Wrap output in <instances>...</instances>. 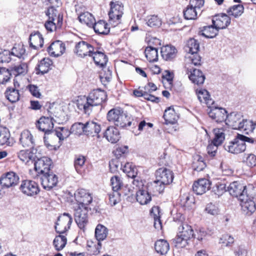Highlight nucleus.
<instances>
[{
  "instance_id": "nucleus-51",
  "label": "nucleus",
  "mask_w": 256,
  "mask_h": 256,
  "mask_svg": "<svg viewBox=\"0 0 256 256\" xmlns=\"http://www.w3.org/2000/svg\"><path fill=\"white\" fill-rule=\"evenodd\" d=\"M244 8L242 4L234 5L230 7L227 12L229 16H232L236 18L240 16L244 12Z\"/></svg>"
},
{
  "instance_id": "nucleus-5",
  "label": "nucleus",
  "mask_w": 256,
  "mask_h": 256,
  "mask_svg": "<svg viewBox=\"0 0 256 256\" xmlns=\"http://www.w3.org/2000/svg\"><path fill=\"white\" fill-rule=\"evenodd\" d=\"M74 196L76 202L74 206L91 208L90 205L93 198L92 194L88 190L84 188L78 189L75 192Z\"/></svg>"
},
{
  "instance_id": "nucleus-29",
  "label": "nucleus",
  "mask_w": 256,
  "mask_h": 256,
  "mask_svg": "<svg viewBox=\"0 0 256 256\" xmlns=\"http://www.w3.org/2000/svg\"><path fill=\"white\" fill-rule=\"evenodd\" d=\"M52 62L50 58H42L39 62L36 68L38 71L36 73L42 74L47 73L52 68Z\"/></svg>"
},
{
  "instance_id": "nucleus-32",
  "label": "nucleus",
  "mask_w": 256,
  "mask_h": 256,
  "mask_svg": "<svg viewBox=\"0 0 256 256\" xmlns=\"http://www.w3.org/2000/svg\"><path fill=\"white\" fill-rule=\"evenodd\" d=\"M20 142L24 147H32L34 144L33 136L28 130H24L22 132Z\"/></svg>"
},
{
  "instance_id": "nucleus-39",
  "label": "nucleus",
  "mask_w": 256,
  "mask_h": 256,
  "mask_svg": "<svg viewBox=\"0 0 256 256\" xmlns=\"http://www.w3.org/2000/svg\"><path fill=\"white\" fill-rule=\"evenodd\" d=\"M92 28H93L94 32L98 34H107L110 32V28L108 27V24L102 20H100L97 22H94Z\"/></svg>"
},
{
  "instance_id": "nucleus-4",
  "label": "nucleus",
  "mask_w": 256,
  "mask_h": 256,
  "mask_svg": "<svg viewBox=\"0 0 256 256\" xmlns=\"http://www.w3.org/2000/svg\"><path fill=\"white\" fill-rule=\"evenodd\" d=\"M194 236V230L192 226L186 222H180L178 229L176 238L172 240V244L177 248L186 247L188 240Z\"/></svg>"
},
{
  "instance_id": "nucleus-40",
  "label": "nucleus",
  "mask_w": 256,
  "mask_h": 256,
  "mask_svg": "<svg viewBox=\"0 0 256 256\" xmlns=\"http://www.w3.org/2000/svg\"><path fill=\"white\" fill-rule=\"evenodd\" d=\"M184 16L185 19L188 20H196L198 15L201 14V12H200L194 8L188 5L183 11Z\"/></svg>"
},
{
  "instance_id": "nucleus-58",
  "label": "nucleus",
  "mask_w": 256,
  "mask_h": 256,
  "mask_svg": "<svg viewBox=\"0 0 256 256\" xmlns=\"http://www.w3.org/2000/svg\"><path fill=\"white\" fill-rule=\"evenodd\" d=\"M84 124L81 122L75 123L72 125L70 130L71 132L76 134H80L84 132Z\"/></svg>"
},
{
  "instance_id": "nucleus-59",
  "label": "nucleus",
  "mask_w": 256,
  "mask_h": 256,
  "mask_svg": "<svg viewBox=\"0 0 256 256\" xmlns=\"http://www.w3.org/2000/svg\"><path fill=\"white\" fill-rule=\"evenodd\" d=\"M110 202L112 206L118 204L120 199V194L118 191L113 190L108 194Z\"/></svg>"
},
{
  "instance_id": "nucleus-20",
  "label": "nucleus",
  "mask_w": 256,
  "mask_h": 256,
  "mask_svg": "<svg viewBox=\"0 0 256 256\" xmlns=\"http://www.w3.org/2000/svg\"><path fill=\"white\" fill-rule=\"evenodd\" d=\"M244 120L242 114L232 112L228 114L226 120V124L234 130H238Z\"/></svg>"
},
{
  "instance_id": "nucleus-9",
  "label": "nucleus",
  "mask_w": 256,
  "mask_h": 256,
  "mask_svg": "<svg viewBox=\"0 0 256 256\" xmlns=\"http://www.w3.org/2000/svg\"><path fill=\"white\" fill-rule=\"evenodd\" d=\"M224 148L230 153L238 154L245 151L246 144L244 140L240 139L238 134L237 137L232 140L226 143L224 145Z\"/></svg>"
},
{
  "instance_id": "nucleus-43",
  "label": "nucleus",
  "mask_w": 256,
  "mask_h": 256,
  "mask_svg": "<svg viewBox=\"0 0 256 256\" xmlns=\"http://www.w3.org/2000/svg\"><path fill=\"white\" fill-rule=\"evenodd\" d=\"M254 122L250 120L244 118L242 124L238 130L243 132L245 134H249L255 129Z\"/></svg>"
},
{
  "instance_id": "nucleus-17",
  "label": "nucleus",
  "mask_w": 256,
  "mask_h": 256,
  "mask_svg": "<svg viewBox=\"0 0 256 256\" xmlns=\"http://www.w3.org/2000/svg\"><path fill=\"white\" fill-rule=\"evenodd\" d=\"M186 74L191 82L197 85L204 84L205 80V76L202 72L198 69L193 68H187Z\"/></svg>"
},
{
  "instance_id": "nucleus-24",
  "label": "nucleus",
  "mask_w": 256,
  "mask_h": 256,
  "mask_svg": "<svg viewBox=\"0 0 256 256\" xmlns=\"http://www.w3.org/2000/svg\"><path fill=\"white\" fill-rule=\"evenodd\" d=\"M18 156L23 162L28 165L32 164L36 158V156L32 151L22 150L18 153Z\"/></svg>"
},
{
  "instance_id": "nucleus-10",
  "label": "nucleus",
  "mask_w": 256,
  "mask_h": 256,
  "mask_svg": "<svg viewBox=\"0 0 256 256\" xmlns=\"http://www.w3.org/2000/svg\"><path fill=\"white\" fill-rule=\"evenodd\" d=\"M94 50V48L90 43L81 40L76 42L74 48V54L81 58H84L86 56H91Z\"/></svg>"
},
{
  "instance_id": "nucleus-56",
  "label": "nucleus",
  "mask_w": 256,
  "mask_h": 256,
  "mask_svg": "<svg viewBox=\"0 0 256 256\" xmlns=\"http://www.w3.org/2000/svg\"><path fill=\"white\" fill-rule=\"evenodd\" d=\"M110 184L112 190L116 191H118L123 185L121 178L117 176H114L111 178Z\"/></svg>"
},
{
  "instance_id": "nucleus-57",
  "label": "nucleus",
  "mask_w": 256,
  "mask_h": 256,
  "mask_svg": "<svg viewBox=\"0 0 256 256\" xmlns=\"http://www.w3.org/2000/svg\"><path fill=\"white\" fill-rule=\"evenodd\" d=\"M11 56L20 58L25 53L23 46L18 45L14 46L10 52Z\"/></svg>"
},
{
  "instance_id": "nucleus-55",
  "label": "nucleus",
  "mask_w": 256,
  "mask_h": 256,
  "mask_svg": "<svg viewBox=\"0 0 256 256\" xmlns=\"http://www.w3.org/2000/svg\"><path fill=\"white\" fill-rule=\"evenodd\" d=\"M146 21L147 25L150 27H159L162 24L161 20L155 15L148 16Z\"/></svg>"
},
{
  "instance_id": "nucleus-62",
  "label": "nucleus",
  "mask_w": 256,
  "mask_h": 256,
  "mask_svg": "<svg viewBox=\"0 0 256 256\" xmlns=\"http://www.w3.org/2000/svg\"><path fill=\"white\" fill-rule=\"evenodd\" d=\"M212 190L216 195L220 196L226 192V184L218 182L213 187Z\"/></svg>"
},
{
  "instance_id": "nucleus-26",
  "label": "nucleus",
  "mask_w": 256,
  "mask_h": 256,
  "mask_svg": "<svg viewBox=\"0 0 256 256\" xmlns=\"http://www.w3.org/2000/svg\"><path fill=\"white\" fill-rule=\"evenodd\" d=\"M101 128L99 124L93 121H89L84 124V133L88 136H94L100 131Z\"/></svg>"
},
{
  "instance_id": "nucleus-61",
  "label": "nucleus",
  "mask_w": 256,
  "mask_h": 256,
  "mask_svg": "<svg viewBox=\"0 0 256 256\" xmlns=\"http://www.w3.org/2000/svg\"><path fill=\"white\" fill-rule=\"evenodd\" d=\"M182 204L185 206H189L194 202V196L188 194H184L181 199Z\"/></svg>"
},
{
  "instance_id": "nucleus-6",
  "label": "nucleus",
  "mask_w": 256,
  "mask_h": 256,
  "mask_svg": "<svg viewBox=\"0 0 256 256\" xmlns=\"http://www.w3.org/2000/svg\"><path fill=\"white\" fill-rule=\"evenodd\" d=\"M92 208L74 206V220L78 228L81 230H84L88 224V212Z\"/></svg>"
},
{
  "instance_id": "nucleus-63",
  "label": "nucleus",
  "mask_w": 256,
  "mask_h": 256,
  "mask_svg": "<svg viewBox=\"0 0 256 256\" xmlns=\"http://www.w3.org/2000/svg\"><path fill=\"white\" fill-rule=\"evenodd\" d=\"M204 3V0H190L188 4L190 5V6L193 7L198 10L200 12H202L200 9L203 7Z\"/></svg>"
},
{
  "instance_id": "nucleus-22",
  "label": "nucleus",
  "mask_w": 256,
  "mask_h": 256,
  "mask_svg": "<svg viewBox=\"0 0 256 256\" xmlns=\"http://www.w3.org/2000/svg\"><path fill=\"white\" fill-rule=\"evenodd\" d=\"M212 23L218 30L226 28L230 23V18L226 14L216 16L212 20Z\"/></svg>"
},
{
  "instance_id": "nucleus-54",
  "label": "nucleus",
  "mask_w": 256,
  "mask_h": 256,
  "mask_svg": "<svg viewBox=\"0 0 256 256\" xmlns=\"http://www.w3.org/2000/svg\"><path fill=\"white\" fill-rule=\"evenodd\" d=\"M86 158L82 155L76 156L74 160V166L78 173H80L85 162Z\"/></svg>"
},
{
  "instance_id": "nucleus-46",
  "label": "nucleus",
  "mask_w": 256,
  "mask_h": 256,
  "mask_svg": "<svg viewBox=\"0 0 256 256\" xmlns=\"http://www.w3.org/2000/svg\"><path fill=\"white\" fill-rule=\"evenodd\" d=\"M214 138L212 142L216 144L221 145L225 139V134L222 128H214L213 130Z\"/></svg>"
},
{
  "instance_id": "nucleus-50",
  "label": "nucleus",
  "mask_w": 256,
  "mask_h": 256,
  "mask_svg": "<svg viewBox=\"0 0 256 256\" xmlns=\"http://www.w3.org/2000/svg\"><path fill=\"white\" fill-rule=\"evenodd\" d=\"M122 112V110L120 108H114L110 110L107 114L108 120L115 124L116 120Z\"/></svg>"
},
{
  "instance_id": "nucleus-35",
  "label": "nucleus",
  "mask_w": 256,
  "mask_h": 256,
  "mask_svg": "<svg viewBox=\"0 0 256 256\" xmlns=\"http://www.w3.org/2000/svg\"><path fill=\"white\" fill-rule=\"evenodd\" d=\"M154 248L157 253L161 255H164L168 251L170 246L166 240L160 239L155 242Z\"/></svg>"
},
{
  "instance_id": "nucleus-37",
  "label": "nucleus",
  "mask_w": 256,
  "mask_h": 256,
  "mask_svg": "<svg viewBox=\"0 0 256 256\" xmlns=\"http://www.w3.org/2000/svg\"><path fill=\"white\" fill-rule=\"evenodd\" d=\"M95 64L100 67L104 66L108 60V58L104 53L98 51H94L92 56H91Z\"/></svg>"
},
{
  "instance_id": "nucleus-64",
  "label": "nucleus",
  "mask_w": 256,
  "mask_h": 256,
  "mask_svg": "<svg viewBox=\"0 0 256 256\" xmlns=\"http://www.w3.org/2000/svg\"><path fill=\"white\" fill-rule=\"evenodd\" d=\"M128 152V146H118L114 151V153L116 157L118 158L120 157L122 154H127Z\"/></svg>"
},
{
  "instance_id": "nucleus-16",
  "label": "nucleus",
  "mask_w": 256,
  "mask_h": 256,
  "mask_svg": "<svg viewBox=\"0 0 256 256\" xmlns=\"http://www.w3.org/2000/svg\"><path fill=\"white\" fill-rule=\"evenodd\" d=\"M19 177L14 172H8L2 175L0 179V184L3 188H8L16 185Z\"/></svg>"
},
{
  "instance_id": "nucleus-18",
  "label": "nucleus",
  "mask_w": 256,
  "mask_h": 256,
  "mask_svg": "<svg viewBox=\"0 0 256 256\" xmlns=\"http://www.w3.org/2000/svg\"><path fill=\"white\" fill-rule=\"evenodd\" d=\"M64 44L60 40L52 42L47 48L48 54L54 57H58L62 56L65 52Z\"/></svg>"
},
{
  "instance_id": "nucleus-19",
  "label": "nucleus",
  "mask_w": 256,
  "mask_h": 256,
  "mask_svg": "<svg viewBox=\"0 0 256 256\" xmlns=\"http://www.w3.org/2000/svg\"><path fill=\"white\" fill-rule=\"evenodd\" d=\"M208 112L210 118L215 120L217 122H221L224 121L226 122L227 116V112L226 110L222 108H212Z\"/></svg>"
},
{
  "instance_id": "nucleus-34",
  "label": "nucleus",
  "mask_w": 256,
  "mask_h": 256,
  "mask_svg": "<svg viewBox=\"0 0 256 256\" xmlns=\"http://www.w3.org/2000/svg\"><path fill=\"white\" fill-rule=\"evenodd\" d=\"M48 20L57 22L58 26H61L62 22V17L54 7L48 8L46 12Z\"/></svg>"
},
{
  "instance_id": "nucleus-23",
  "label": "nucleus",
  "mask_w": 256,
  "mask_h": 256,
  "mask_svg": "<svg viewBox=\"0 0 256 256\" xmlns=\"http://www.w3.org/2000/svg\"><path fill=\"white\" fill-rule=\"evenodd\" d=\"M30 48L34 50H38L44 45V38L42 34L38 31L34 32L29 36Z\"/></svg>"
},
{
  "instance_id": "nucleus-38",
  "label": "nucleus",
  "mask_w": 256,
  "mask_h": 256,
  "mask_svg": "<svg viewBox=\"0 0 256 256\" xmlns=\"http://www.w3.org/2000/svg\"><path fill=\"white\" fill-rule=\"evenodd\" d=\"M198 98L201 102L205 103L208 108L214 104V101L210 98L209 92L206 90H200L198 93Z\"/></svg>"
},
{
  "instance_id": "nucleus-15",
  "label": "nucleus",
  "mask_w": 256,
  "mask_h": 256,
  "mask_svg": "<svg viewBox=\"0 0 256 256\" xmlns=\"http://www.w3.org/2000/svg\"><path fill=\"white\" fill-rule=\"evenodd\" d=\"M33 164L36 171L42 175L50 172L52 160L50 158L44 156L36 160Z\"/></svg>"
},
{
  "instance_id": "nucleus-44",
  "label": "nucleus",
  "mask_w": 256,
  "mask_h": 256,
  "mask_svg": "<svg viewBox=\"0 0 256 256\" xmlns=\"http://www.w3.org/2000/svg\"><path fill=\"white\" fill-rule=\"evenodd\" d=\"M200 45L198 41L194 38H190L187 42L185 47V50L190 54H194L199 50Z\"/></svg>"
},
{
  "instance_id": "nucleus-30",
  "label": "nucleus",
  "mask_w": 256,
  "mask_h": 256,
  "mask_svg": "<svg viewBox=\"0 0 256 256\" xmlns=\"http://www.w3.org/2000/svg\"><path fill=\"white\" fill-rule=\"evenodd\" d=\"M104 137L111 143H116L120 138L118 130L114 126H109L106 130Z\"/></svg>"
},
{
  "instance_id": "nucleus-42",
  "label": "nucleus",
  "mask_w": 256,
  "mask_h": 256,
  "mask_svg": "<svg viewBox=\"0 0 256 256\" xmlns=\"http://www.w3.org/2000/svg\"><path fill=\"white\" fill-rule=\"evenodd\" d=\"M10 70L12 74L15 76H24L28 71V66L26 63L22 62L11 67Z\"/></svg>"
},
{
  "instance_id": "nucleus-14",
  "label": "nucleus",
  "mask_w": 256,
  "mask_h": 256,
  "mask_svg": "<svg viewBox=\"0 0 256 256\" xmlns=\"http://www.w3.org/2000/svg\"><path fill=\"white\" fill-rule=\"evenodd\" d=\"M156 179L164 186L170 184L173 180L174 174L172 172L166 168L158 169L156 172Z\"/></svg>"
},
{
  "instance_id": "nucleus-7",
  "label": "nucleus",
  "mask_w": 256,
  "mask_h": 256,
  "mask_svg": "<svg viewBox=\"0 0 256 256\" xmlns=\"http://www.w3.org/2000/svg\"><path fill=\"white\" fill-rule=\"evenodd\" d=\"M110 10L108 13L110 22L116 26L120 22V18L124 12V7L118 2H110Z\"/></svg>"
},
{
  "instance_id": "nucleus-3",
  "label": "nucleus",
  "mask_w": 256,
  "mask_h": 256,
  "mask_svg": "<svg viewBox=\"0 0 256 256\" xmlns=\"http://www.w3.org/2000/svg\"><path fill=\"white\" fill-rule=\"evenodd\" d=\"M49 116H42L40 118L36 123V128L40 130L45 133L44 137V140L45 144L48 147L50 145L48 143L47 139L48 138L47 135L50 134L54 128L53 119L54 117H57L58 114L56 110L53 108V106H50L48 110Z\"/></svg>"
},
{
  "instance_id": "nucleus-36",
  "label": "nucleus",
  "mask_w": 256,
  "mask_h": 256,
  "mask_svg": "<svg viewBox=\"0 0 256 256\" xmlns=\"http://www.w3.org/2000/svg\"><path fill=\"white\" fill-rule=\"evenodd\" d=\"M218 32V30L212 24L210 26H204L200 32V34L206 38H214Z\"/></svg>"
},
{
  "instance_id": "nucleus-45",
  "label": "nucleus",
  "mask_w": 256,
  "mask_h": 256,
  "mask_svg": "<svg viewBox=\"0 0 256 256\" xmlns=\"http://www.w3.org/2000/svg\"><path fill=\"white\" fill-rule=\"evenodd\" d=\"M4 94L6 98L12 103L18 102L20 99L18 90L14 88H8Z\"/></svg>"
},
{
  "instance_id": "nucleus-27",
  "label": "nucleus",
  "mask_w": 256,
  "mask_h": 256,
  "mask_svg": "<svg viewBox=\"0 0 256 256\" xmlns=\"http://www.w3.org/2000/svg\"><path fill=\"white\" fill-rule=\"evenodd\" d=\"M177 54V50L172 46H166L161 48V54L163 59L170 61L174 58Z\"/></svg>"
},
{
  "instance_id": "nucleus-52",
  "label": "nucleus",
  "mask_w": 256,
  "mask_h": 256,
  "mask_svg": "<svg viewBox=\"0 0 256 256\" xmlns=\"http://www.w3.org/2000/svg\"><path fill=\"white\" fill-rule=\"evenodd\" d=\"M10 134L6 128L0 127V145L10 146Z\"/></svg>"
},
{
  "instance_id": "nucleus-21",
  "label": "nucleus",
  "mask_w": 256,
  "mask_h": 256,
  "mask_svg": "<svg viewBox=\"0 0 256 256\" xmlns=\"http://www.w3.org/2000/svg\"><path fill=\"white\" fill-rule=\"evenodd\" d=\"M210 186V182L206 178L199 179L192 186L193 191L198 195H201L208 191Z\"/></svg>"
},
{
  "instance_id": "nucleus-33",
  "label": "nucleus",
  "mask_w": 256,
  "mask_h": 256,
  "mask_svg": "<svg viewBox=\"0 0 256 256\" xmlns=\"http://www.w3.org/2000/svg\"><path fill=\"white\" fill-rule=\"evenodd\" d=\"M164 188L165 186L158 182L156 179L154 182L148 183L147 186V189L152 195L162 193Z\"/></svg>"
},
{
  "instance_id": "nucleus-13",
  "label": "nucleus",
  "mask_w": 256,
  "mask_h": 256,
  "mask_svg": "<svg viewBox=\"0 0 256 256\" xmlns=\"http://www.w3.org/2000/svg\"><path fill=\"white\" fill-rule=\"evenodd\" d=\"M40 180L43 188L48 190H50L56 186L58 182V176L50 172L42 175Z\"/></svg>"
},
{
  "instance_id": "nucleus-53",
  "label": "nucleus",
  "mask_w": 256,
  "mask_h": 256,
  "mask_svg": "<svg viewBox=\"0 0 256 256\" xmlns=\"http://www.w3.org/2000/svg\"><path fill=\"white\" fill-rule=\"evenodd\" d=\"M206 165L205 162H204L203 158L200 156H196L194 158V160L192 163V168L194 170L200 172L202 170Z\"/></svg>"
},
{
  "instance_id": "nucleus-25",
  "label": "nucleus",
  "mask_w": 256,
  "mask_h": 256,
  "mask_svg": "<svg viewBox=\"0 0 256 256\" xmlns=\"http://www.w3.org/2000/svg\"><path fill=\"white\" fill-rule=\"evenodd\" d=\"M137 124V122L134 121L133 120H130V117L128 116L127 114L122 112L114 124L120 128H124L128 126H130L132 125L134 126H136Z\"/></svg>"
},
{
  "instance_id": "nucleus-8",
  "label": "nucleus",
  "mask_w": 256,
  "mask_h": 256,
  "mask_svg": "<svg viewBox=\"0 0 256 256\" xmlns=\"http://www.w3.org/2000/svg\"><path fill=\"white\" fill-rule=\"evenodd\" d=\"M72 222V216L66 212L60 214L55 224V229L58 233L64 234L70 229Z\"/></svg>"
},
{
  "instance_id": "nucleus-31",
  "label": "nucleus",
  "mask_w": 256,
  "mask_h": 256,
  "mask_svg": "<svg viewBox=\"0 0 256 256\" xmlns=\"http://www.w3.org/2000/svg\"><path fill=\"white\" fill-rule=\"evenodd\" d=\"M163 117L166 124H174L178 118V116L172 106H170L165 110Z\"/></svg>"
},
{
  "instance_id": "nucleus-48",
  "label": "nucleus",
  "mask_w": 256,
  "mask_h": 256,
  "mask_svg": "<svg viewBox=\"0 0 256 256\" xmlns=\"http://www.w3.org/2000/svg\"><path fill=\"white\" fill-rule=\"evenodd\" d=\"M12 72L10 70L5 68H0V84H6L10 82Z\"/></svg>"
},
{
  "instance_id": "nucleus-28",
  "label": "nucleus",
  "mask_w": 256,
  "mask_h": 256,
  "mask_svg": "<svg viewBox=\"0 0 256 256\" xmlns=\"http://www.w3.org/2000/svg\"><path fill=\"white\" fill-rule=\"evenodd\" d=\"M152 194L146 188L140 190L136 192V199L140 204H146L152 200Z\"/></svg>"
},
{
  "instance_id": "nucleus-49",
  "label": "nucleus",
  "mask_w": 256,
  "mask_h": 256,
  "mask_svg": "<svg viewBox=\"0 0 256 256\" xmlns=\"http://www.w3.org/2000/svg\"><path fill=\"white\" fill-rule=\"evenodd\" d=\"M67 242V239L64 236L58 235L54 238L53 244L57 251L63 249Z\"/></svg>"
},
{
  "instance_id": "nucleus-12",
  "label": "nucleus",
  "mask_w": 256,
  "mask_h": 256,
  "mask_svg": "<svg viewBox=\"0 0 256 256\" xmlns=\"http://www.w3.org/2000/svg\"><path fill=\"white\" fill-rule=\"evenodd\" d=\"M108 234V230L104 226L98 224L95 229V237L98 241L96 250H90L94 254H97L100 252V249L102 248L100 241L104 240L106 238Z\"/></svg>"
},
{
  "instance_id": "nucleus-60",
  "label": "nucleus",
  "mask_w": 256,
  "mask_h": 256,
  "mask_svg": "<svg viewBox=\"0 0 256 256\" xmlns=\"http://www.w3.org/2000/svg\"><path fill=\"white\" fill-rule=\"evenodd\" d=\"M12 56L10 51L4 50L0 52V62L8 63L12 60Z\"/></svg>"
},
{
  "instance_id": "nucleus-41",
  "label": "nucleus",
  "mask_w": 256,
  "mask_h": 256,
  "mask_svg": "<svg viewBox=\"0 0 256 256\" xmlns=\"http://www.w3.org/2000/svg\"><path fill=\"white\" fill-rule=\"evenodd\" d=\"M80 22L88 26L91 28L94 24L95 18L90 12H86L80 14L78 17Z\"/></svg>"
},
{
  "instance_id": "nucleus-11",
  "label": "nucleus",
  "mask_w": 256,
  "mask_h": 256,
  "mask_svg": "<svg viewBox=\"0 0 256 256\" xmlns=\"http://www.w3.org/2000/svg\"><path fill=\"white\" fill-rule=\"evenodd\" d=\"M20 190L24 194L30 196H36L40 192L38 184L30 180H23L20 186Z\"/></svg>"
},
{
  "instance_id": "nucleus-1",
  "label": "nucleus",
  "mask_w": 256,
  "mask_h": 256,
  "mask_svg": "<svg viewBox=\"0 0 256 256\" xmlns=\"http://www.w3.org/2000/svg\"><path fill=\"white\" fill-rule=\"evenodd\" d=\"M246 189V186L238 182L230 183L228 187V190L230 194L238 198L242 210L246 214L250 215L256 210V204L253 198L247 194Z\"/></svg>"
},
{
  "instance_id": "nucleus-2",
  "label": "nucleus",
  "mask_w": 256,
  "mask_h": 256,
  "mask_svg": "<svg viewBox=\"0 0 256 256\" xmlns=\"http://www.w3.org/2000/svg\"><path fill=\"white\" fill-rule=\"evenodd\" d=\"M106 92L100 89L94 90L88 96H78L76 100L78 109L86 114H90L94 106L101 104L106 100Z\"/></svg>"
},
{
  "instance_id": "nucleus-47",
  "label": "nucleus",
  "mask_w": 256,
  "mask_h": 256,
  "mask_svg": "<svg viewBox=\"0 0 256 256\" xmlns=\"http://www.w3.org/2000/svg\"><path fill=\"white\" fill-rule=\"evenodd\" d=\"M144 54L146 57L150 62H156L158 60V49L155 48L152 46L146 48Z\"/></svg>"
}]
</instances>
